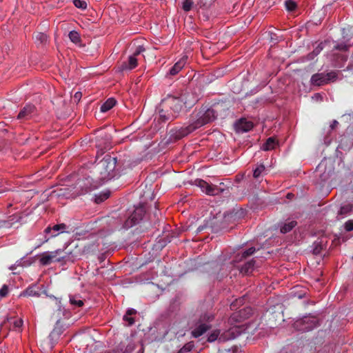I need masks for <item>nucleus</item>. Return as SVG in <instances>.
Listing matches in <instances>:
<instances>
[{
  "label": "nucleus",
  "mask_w": 353,
  "mask_h": 353,
  "mask_svg": "<svg viewBox=\"0 0 353 353\" xmlns=\"http://www.w3.org/2000/svg\"><path fill=\"white\" fill-rule=\"evenodd\" d=\"M81 97L82 94L80 92H77L74 95V99H76L78 101L81 99Z\"/></svg>",
  "instance_id": "nucleus-50"
},
{
  "label": "nucleus",
  "mask_w": 353,
  "mask_h": 353,
  "mask_svg": "<svg viewBox=\"0 0 353 353\" xmlns=\"http://www.w3.org/2000/svg\"><path fill=\"white\" fill-rule=\"evenodd\" d=\"M255 251L256 249L254 247L250 248L247 250H245L242 252L239 260L241 261L242 259H246L247 257L252 255Z\"/></svg>",
  "instance_id": "nucleus-36"
},
{
  "label": "nucleus",
  "mask_w": 353,
  "mask_h": 353,
  "mask_svg": "<svg viewBox=\"0 0 353 353\" xmlns=\"http://www.w3.org/2000/svg\"><path fill=\"white\" fill-rule=\"evenodd\" d=\"M50 238H51V237L50 236L48 237V239H46V241H48V239H50Z\"/></svg>",
  "instance_id": "nucleus-61"
},
{
  "label": "nucleus",
  "mask_w": 353,
  "mask_h": 353,
  "mask_svg": "<svg viewBox=\"0 0 353 353\" xmlns=\"http://www.w3.org/2000/svg\"><path fill=\"white\" fill-rule=\"evenodd\" d=\"M11 323H13L14 328H21L23 325V320L21 319H16Z\"/></svg>",
  "instance_id": "nucleus-44"
},
{
  "label": "nucleus",
  "mask_w": 353,
  "mask_h": 353,
  "mask_svg": "<svg viewBox=\"0 0 353 353\" xmlns=\"http://www.w3.org/2000/svg\"><path fill=\"white\" fill-rule=\"evenodd\" d=\"M40 296V291L39 287L35 285L28 287L19 295V296Z\"/></svg>",
  "instance_id": "nucleus-19"
},
{
  "label": "nucleus",
  "mask_w": 353,
  "mask_h": 353,
  "mask_svg": "<svg viewBox=\"0 0 353 353\" xmlns=\"http://www.w3.org/2000/svg\"><path fill=\"white\" fill-rule=\"evenodd\" d=\"M194 346V345L193 342L187 343L178 351L177 353H185L190 352L193 349Z\"/></svg>",
  "instance_id": "nucleus-32"
},
{
  "label": "nucleus",
  "mask_w": 353,
  "mask_h": 353,
  "mask_svg": "<svg viewBox=\"0 0 353 353\" xmlns=\"http://www.w3.org/2000/svg\"><path fill=\"white\" fill-rule=\"evenodd\" d=\"M110 194L109 193H107V194H105L103 195V197H101V196H99V197H97L96 198V202L97 203H100V202H102L103 201H104L105 199H108V196H109Z\"/></svg>",
  "instance_id": "nucleus-46"
},
{
  "label": "nucleus",
  "mask_w": 353,
  "mask_h": 353,
  "mask_svg": "<svg viewBox=\"0 0 353 353\" xmlns=\"http://www.w3.org/2000/svg\"><path fill=\"white\" fill-rule=\"evenodd\" d=\"M68 37L70 40L76 45H80L81 39L78 32L72 30L69 32Z\"/></svg>",
  "instance_id": "nucleus-26"
},
{
  "label": "nucleus",
  "mask_w": 353,
  "mask_h": 353,
  "mask_svg": "<svg viewBox=\"0 0 353 353\" xmlns=\"http://www.w3.org/2000/svg\"><path fill=\"white\" fill-rule=\"evenodd\" d=\"M230 105L227 102L221 101L214 104L212 107L202 106L198 111H196L203 125L213 121L216 118L220 117L223 118L226 116Z\"/></svg>",
  "instance_id": "nucleus-2"
},
{
  "label": "nucleus",
  "mask_w": 353,
  "mask_h": 353,
  "mask_svg": "<svg viewBox=\"0 0 353 353\" xmlns=\"http://www.w3.org/2000/svg\"><path fill=\"white\" fill-rule=\"evenodd\" d=\"M196 185L201 188L202 192L210 196L219 195L223 190L217 185H211L203 179L196 181Z\"/></svg>",
  "instance_id": "nucleus-12"
},
{
  "label": "nucleus",
  "mask_w": 353,
  "mask_h": 353,
  "mask_svg": "<svg viewBox=\"0 0 353 353\" xmlns=\"http://www.w3.org/2000/svg\"><path fill=\"white\" fill-rule=\"evenodd\" d=\"M61 252V250H57L53 252H43L39 259L40 263L43 265H48L53 261L60 262L63 261L65 256H59Z\"/></svg>",
  "instance_id": "nucleus-10"
},
{
  "label": "nucleus",
  "mask_w": 353,
  "mask_h": 353,
  "mask_svg": "<svg viewBox=\"0 0 353 353\" xmlns=\"http://www.w3.org/2000/svg\"><path fill=\"white\" fill-rule=\"evenodd\" d=\"M213 319V315H212L211 314L205 313L200 316L199 322L206 323L208 324V323L212 321Z\"/></svg>",
  "instance_id": "nucleus-34"
},
{
  "label": "nucleus",
  "mask_w": 353,
  "mask_h": 353,
  "mask_svg": "<svg viewBox=\"0 0 353 353\" xmlns=\"http://www.w3.org/2000/svg\"><path fill=\"white\" fill-rule=\"evenodd\" d=\"M274 314H275L274 313H268L267 315H268V317H269V320H270V319H271L270 316H272V318H274Z\"/></svg>",
  "instance_id": "nucleus-54"
},
{
  "label": "nucleus",
  "mask_w": 353,
  "mask_h": 353,
  "mask_svg": "<svg viewBox=\"0 0 353 353\" xmlns=\"http://www.w3.org/2000/svg\"><path fill=\"white\" fill-rule=\"evenodd\" d=\"M338 125H339V122L336 120H334L332 121V123L330 124V128L332 130L336 129V127L338 126Z\"/></svg>",
  "instance_id": "nucleus-47"
},
{
  "label": "nucleus",
  "mask_w": 353,
  "mask_h": 353,
  "mask_svg": "<svg viewBox=\"0 0 353 353\" xmlns=\"http://www.w3.org/2000/svg\"><path fill=\"white\" fill-rule=\"evenodd\" d=\"M342 35L343 39H348L353 36V26H348L342 29Z\"/></svg>",
  "instance_id": "nucleus-30"
},
{
  "label": "nucleus",
  "mask_w": 353,
  "mask_h": 353,
  "mask_svg": "<svg viewBox=\"0 0 353 353\" xmlns=\"http://www.w3.org/2000/svg\"><path fill=\"white\" fill-rule=\"evenodd\" d=\"M210 328V325L206 323H201L199 321L198 325L192 331V335L195 338H198L203 335Z\"/></svg>",
  "instance_id": "nucleus-20"
},
{
  "label": "nucleus",
  "mask_w": 353,
  "mask_h": 353,
  "mask_svg": "<svg viewBox=\"0 0 353 353\" xmlns=\"http://www.w3.org/2000/svg\"><path fill=\"white\" fill-rule=\"evenodd\" d=\"M145 214L144 208L138 207L136 208L133 213L125 222V227L131 228L134 225L139 223L141 221Z\"/></svg>",
  "instance_id": "nucleus-13"
},
{
  "label": "nucleus",
  "mask_w": 353,
  "mask_h": 353,
  "mask_svg": "<svg viewBox=\"0 0 353 353\" xmlns=\"http://www.w3.org/2000/svg\"><path fill=\"white\" fill-rule=\"evenodd\" d=\"M179 97L183 101V106L185 105L188 108L193 107L199 101L198 97L192 92H185Z\"/></svg>",
  "instance_id": "nucleus-15"
},
{
  "label": "nucleus",
  "mask_w": 353,
  "mask_h": 353,
  "mask_svg": "<svg viewBox=\"0 0 353 353\" xmlns=\"http://www.w3.org/2000/svg\"><path fill=\"white\" fill-rule=\"evenodd\" d=\"M297 224L296 221H288L282 223L280 226V232L282 234H286L290 232Z\"/></svg>",
  "instance_id": "nucleus-21"
},
{
  "label": "nucleus",
  "mask_w": 353,
  "mask_h": 353,
  "mask_svg": "<svg viewBox=\"0 0 353 353\" xmlns=\"http://www.w3.org/2000/svg\"><path fill=\"white\" fill-rule=\"evenodd\" d=\"M336 65L337 67H339V68H341V67H342V65H339V64H336Z\"/></svg>",
  "instance_id": "nucleus-57"
},
{
  "label": "nucleus",
  "mask_w": 353,
  "mask_h": 353,
  "mask_svg": "<svg viewBox=\"0 0 353 353\" xmlns=\"http://www.w3.org/2000/svg\"><path fill=\"white\" fill-rule=\"evenodd\" d=\"M198 231H199V232L201 231V228H198Z\"/></svg>",
  "instance_id": "nucleus-59"
},
{
  "label": "nucleus",
  "mask_w": 353,
  "mask_h": 353,
  "mask_svg": "<svg viewBox=\"0 0 353 353\" xmlns=\"http://www.w3.org/2000/svg\"><path fill=\"white\" fill-rule=\"evenodd\" d=\"M63 329L61 323H57V321H56L55 326L53 330L52 331L50 335L59 336L63 332Z\"/></svg>",
  "instance_id": "nucleus-31"
},
{
  "label": "nucleus",
  "mask_w": 353,
  "mask_h": 353,
  "mask_svg": "<svg viewBox=\"0 0 353 353\" xmlns=\"http://www.w3.org/2000/svg\"><path fill=\"white\" fill-rule=\"evenodd\" d=\"M313 254H319L323 250V245L320 243L315 242L314 243Z\"/></svg>",
  "instance_id": "nucleus-39"
},
{
  "label": "nucleus",
  "mask_w": 353,
  "mask_h": 353,
  "mask_svg": "<svg viewBox=\"0 0 353 353\" xmlns=\"http://www.w3.org/2000/svg\"><path fill=\"white\" fill-rule=\"evenodd\" d=\"M34 38L39 44H43L47 41V35L42 32H37L34 34Z\"/></svg>",
  "instance_id": "nucleus-27"
},
{
  "label": "nucleus",
  "mask_w": 353,
  "mask_h": 353,
  "mask_svg": "<svg viewBox=\"0 0 353 353\" xmlns=\"http://www.w3.org/2000/svg\"><path fill=\"white\" fill-rule=\"evenodd\" d=\"M254 125L252 121H247L245 119H241L239 120L238 124L239 130L243 132H248L253 128Z\"/></svg>",
  "instance_id": "nucleus-24"
},
{
  "label": "nucleus",
  "mask_w": 353,
  "mask_h": 353,
  "mask_svg": "<svg viewBox=\"0 0 353 353\" xmlns=\"http://www.w3.org/2000/svg\"><path fill=\"white\" fill-rule=\"evenodd\" d=\"M323 49L322 47H321V45H319L316 48V50L313 52L314 53H315L316 54H319V52Z\"/></svg>",
  "instance_id": "nucleus-51"
},
{
  "label": "nucleus",
  "mask_w": 353,
  "mask_h": 353,
  "mask_svg": "<svg viewBox=\"0 0 353 353\" xmlns=\"http://www.w3.org/2000/svg\"><path fill=\"white\" fill-rule=\"evenodd\" d=\"M49 298L51 299L50 307L54 308L51 319L55 320L57 323H61L63 317L68 318L69 312L63 307L60 299L53 295L49 296Z\"/></svg>",
  "instance_id": "nucleus-5"
},
{
  "label": "nucleus",
  "mask_w": 353,
  "mask_h": 353,
  "mask_svg": "<svg viewBox=\"0 0 353 353\" xmlns=\"http://www.w3.org/2000/svg\"><path fill=\"white\" fill-rule=\"evenodd\" d=\"M277 141L274 137H269L263 144L261 148L265 151H269L275 148Z\"/></svg>",
  "instance_id": "nucleus-25"
},
{
  "label": "nucleus",
  "mask_w": 353,
  "mask_h": 353,
  "mask_svg": "<svg viewBox=\"0 0 353 353\" xmlns=\"http://www.w3.org/2000/svg\"><path fill=\"white\" fill-rule=\"evenodd\" d=\"M337 77L336 72L332 71L328 73H316L312 76L310 82L313 85L321 86L334 81Z\"/></svg>",
  "instance_id": "nucleus-7"
},
{
  "label": "nucleus",
  "mask_w": 353,
  "mask_h": 353,
  "mask_svg": "<svg viewBox=\"0 0 353 353\" xmlns=\"http://www.w3.org/2000/svg\"><path fill=\"white\" fill-rule=\"evenodd\" d=\"M345 229L347 232L353 230V220H349L345 223Z\"/></svg>",
  "instance_id": "nucleus-42"
},
{
  "label": "nucleus",
  "mask_w": 353,
  "mask_h": 353,
  "mask_svg": "<svg viewBox=\"0 0 353 353\" xmlns=\"http://www.w3.org/2000/svg\"><path fill=\"white\" fill-rule=\"evenodd\" d=\"M319 326V320L314 316H305L294 323V327L298 331L307 332Z\"/></svg>",
  "instance_id": "nucleus-6"
},
{
  "label": "nucleus",
  "mask_w": 353,
  "mask_h": 353,
  "mask_svg": "<svg viewBox=\"0 0 353 353\" xmlns=\"http://www.w3.org/2000/svg\"><path fill=\"white\" fill-rule=\"evenodd\" d=\"M292 197H294V194L292 193H288L287 194V198L289 199H291Z\"/></svg>",
  "instance_id": "nucleus-52"
},
{
  "label": "nucleus",
  "mask_w": 353,
  "mask_h": 353,
  "mask_svg": "<svg viewBox=\"0 0 353 353\" xmlns=\"http://www.w3.org/2000/svg\"><path fill=\"white\" fill-rule=\"evenodd\" d=\"M36 114L37 108L35 105L28 103L20 110L17 116V119L21 122H24L32 119Z\"/></svg>",
  "instance_id": "nucleus-11"
},
{
  "label": "nucleus",
  "mask_w": 353,
  "mask_h": 353,
  "mask_svg": "<svg viewBox=\"0 0 353 353\" xmlns=\"http://www.w3.org/2000/svg\"><path fill=\"white\" fill-rule=\"evenodd\" d=\"M117 158L110 155H105L94 168V172L98 174L100 180H106L114 176V171L116 168Z\"/></svg>",
  "instance_id": "nucleus-4"
},
{
  "label": "nucleus",
  "mask_w": 353,
  "mask_h": 353,
  "mask_svg": "<svg viewBox=\"0 0 353 353\" xmlns=\"http://www.w3.org/2000/svg\"><path fill=\"white\" fill-rule=\"evenodd\" d=\"M252 314V309L250 307H245L239 310V312L234 313L232 315V319H238L239 321H243L244 319H248Z\"/></svg>",
  "instance_id": "nucleus-17"
},
{
  "label": "nucleus",
  "mask_w": 353,
  "mask_h": 353,
  "mask_svg": "<svg viewBox=\"0 0 353 353\" xmlns=\"http://www.w3.org/2000/svg\"><path fill=\"white\" fill-rule=\"evenodd\" d=\"M265 168L263 164H260L253 171V176L258 179L265 172Z\"/></svg>",
  "instance_id": "nucleus-29"
},
{
  "label": "nucleus",
  "mask_w": 353,
  "mask_h": 353,
  "mask_svg": "<svg viewBox=\"0 0 353 353\" xmlns=\"http://www.w3.org/2000/svg\"><path fill=\"white\" fill-rule=\"evenodd\" d=\"M105 353H123L121 349L116 348L110 351L105 352Z\"/></svg>",
  "instance_id": "nucleus-49"
},
{
  "label": "nucleus",
  "mask_w": 353,
  "mask_h": 353,
  "mask_svg": "<svg viewBox=\"0 0 353 353\" xmlns=\"http://www.w3.org/2000/svg\"><path fill=\"white\" fill-rule=\"evenodd\" d=\"M347 68L348 70H352V69H353V66L348 65H347Z\"/></svg>",
  "instance_id": "nucleus-56"
},
{
  "label": "nucleus",
  "mask_w": 353,
  "mask_h": 353,
  "mask_svg": "<svg viewBox=\"0 0 353 353\" xmlns=\"http://www.w3.org/2000/svg\"><path fill=\"white\" fill-rule=\"evenodd\" d=\"M50 238H51V237L50 236L48 237V239H46V241H48V239H50Z\"/></svg>",
  "instance_id": "nucleus-60"
},
{
  "label": "nucleus",
  "mask_w": 353,
  "mask_h": 353,
  "mask_svg": "<svg viewBox=\"0 0 353 353\" xmlns=\"http://www.w3.org/2000/svg\"><path fill=\"white\" fill-rule=\"evenodd\" d=\"M339 57L343 61H346L347 60V57L344 55H341Z\"/></svg>",
  "instance_id": "nucleus-53"
},
{
  "label": "nucleus",
  "mask_w": 353,
  "mask_h": 353,
  "mask_svg": "<svg viewBox=\"0 0 353 353\" xmlns=\"http://www.w3.org/2000/svg\"><path fill=\"white\" fill-rule=\"evenodd\" d=\"M68 226L65 223L56 224L53 226L49 225L47 227L44 232L46 234H51L50 237H55L58 234L65 232Z\"/></svg>",
  "instance_id": "nucleus-16"
},
{
  "label": "nucleus",
  "mask_w": 353,
  "mask_h": 353,
  "mask_svg": "<svg viewBox=\"0 0 353 353\" xmlns=\"http://www.w3.org/2000/svg\"><path fill=\"white\" fill-rule=\"evenodd\" d=\"M243 297H241V298H240L239 299H236L234 302H233L231 304V305H230L231 308L232 310H235L236 308V307L237 305H240L243 304Z\"/></svg>",
  "instance_id": "nucleus-43"
},
{
  "label": "nucleus",
  "mask_w": 353,
  "mask_h": 353,
  "mask_svg": "<svg viewBox=\"0 0 353 353\" xmlns=\"http://www.w3.org/2000/svg\"><path fill=\"white\" fill-rule=\"evenodd\" d=\"M21 219V216L19 214H14L9 216L6 220L0 221V229H9L17 223H19Z\"/></svg>",
  "instance_id": "nucleus-14"
},
{
  "label": "nucleus",
  "mask_w": 353,
  "mask_h": 353,
  "mask_svg": "<svg viewBox=\"0 0 353 353\" xmlns=\"http://www.w3.org/2000/svg\"><path fill=\"white\" fill-rule=\"evenodd\" d=\"M304 295H305V294H299V295H298V298H299V299H302L303 297H304Z\"/></svg>",
  "instance_id": "nucleus-55"
},
{
  "label": "nucleus",
  "mask_w": 353,
  "mask_h": 353,
  "mask_svg": "<svg viewBox=\"0 0 353 353\" xmlns=\"http://www.w3.org/2000/svg\"><path fill=\"white\" fill-rule=\"evenodd\" d=\"M350 46L345 43L336 44L334 46V48L339 50L346 51L348 50Z\"/></svg>",
  "instance_id": "nucleus-40"
},
{
  "label": "nucleus",
  "mask_w": 353,
  "mask_h": 353,
  "mask_svg": "<svg viewBox=\"0 0 353 353\" xmlns=\"http://www.w3.org/2000/svg\"><path fill=\"white\" fill-rule=\"evenodd\" d=\"M136 313H137V311L134 309L130 308L127 310L125 314H127L128 316H132L133 314H135Z\"/></svg>",
  "instance_id": "nucleus-48"
},
{
  "label": "nucleus",
  "mask_w": 353,
  "mask_h": 353,
  "mask_svg": "<svg viewBox=\"0 0 353 353\" xmlns=\"http://www.w3.org/2000/svg\"><path fill=\"white\" fill-rule=\"evenodd\" d=\"M285 7L288 12H294L297 8V4L293 0H286L285 1Z\"/></svg>",
  "instance_id": "nucleus-28"
},
{
  "label": "nucleus",
  "mask_w": 353,
  "mask_h": 353,
  "mask_svg": "<svg viewBox=\"0 0 353 353\" xmlns=\"http://www.w3.org/2000/svg\"><path fill=\"white\" fill-rule=\"evenodd\" d=\"M182 108L183 101L179 97L168 95L159 104L160 119L163 122L172 121L179 116Z\"/></svg>",
  "instance_id": "nucleus-1"
},
{
  "label": "nucleus",
  "mask_w": 353,
  "mask_h": 353,
  "mask_svg": "<svg viewBox=\"0 0 353 353\" xmlns=\"http://www.w3.org/2000/svg\"><path fill=\"white\" fill-rule=\"evenodd\" d=\"M70 303L71 305L75 307H81L83 305V301L76 296H70Z\"/></svg>",
  "instance_id": "nucleus-33"
},
{
  "label": "nucleus",
  "mask_w": 353,
  "mask_h": 353,
  "mask_svg": "<svg viewBox=\"0 0 353 353\" xmlns=\"http://www.w3.org/2000/svg\"><path fill=\"white\" fill-rule=\"evenodd\" d=\"M234 338L235 335L230 330L224 331L222 333H221L219 330H215L209 335L208 341L214 342L218 341L219 343H224Z\"/></svg>",
  "instance_id": "nucleus-8"
},
{
  "label": "nucleus",
  "mask_w": 353,
  "mask_h": 353,
  "mask_svg": "<svg viewBox=\"0 0 353 353\" xmlns=\"http://www.w3.org/2000/svg\"><path fill=\"white\" fill-rule=\"evenodd\" d=\"M255 261L250 260L245 263L241 268L240 272L245 274H249L252 272L254 269Z\"/></svg>",
  "instance_id": "nucleus-22"
},
{
  "label": "nucleus",
  "mask_w": 353,
  "mask_h": 353,
  "mask_svg": "<svg viewBox=\"0 0 353 353\" xmlns=\"http://www.w3.org/2000/svg\"><path fill=\"white\" fill-rule=\"evenodd\" d=\"M144 51H145V48L141 46H139L136 48L134 53L128 57V61H125V62L122 63L121 68H120L121 70H122V71L131 70L135 68L138 64V63H137L138 61H137V57L138 55L141 54V53H142Z\"/></svg>",
  "instance_id": "nucleus-9"
},
{
  "label": "nucleus",
  "mask_w": 353,
  "mask_h": 353,
  "mask_svg": "<svg viewBox=\"0 0 353 353\" xmlns=\"http://www.w3.org/2000/svg\"><path fill=\"white\" fill-rule=\"evenodd\" d=\"M123 320L127 321L129 325H132L134 323V319L127 314L124 315Z\"/></svg>",
  "instance_id": "nucleus-45"
},
{
  "label": "nucleus",
  "mask_w": 353,
  "mask_h": 353,
  "mask_svg": "<svg viewBox=\"0 0 353 353\" xmlns=\"http://www.w3.org/2000/svg\"><path fill=\"white\" fill-rule=\"evenodd\" d=\"M73 3H74V5L78 8L85 10L87 8V3L85 1L73 0Z\"/></svg>",
  "instance_id": "nucleus-37"
},
{
  "label": "nucleus",
  "mask_w": 353,
  "mask_h": 353,
  "mask_svg": "<svg viewBox=\"0 0 353 353\" xmlns=\"http://www.w3.org/2000/svg\"><path fill=\"white\" fill-rule=\"evenodd\" d=\"M188 57L183 56L180 60H179L170 70V74L172 76L178 74L181 69L185 66Z\"/></svg>",
  "instance_id": "nucleus-18"
},
{
  "label": "nucleus",
  "mask_w": 353,
  "mask_h": 353,
  "mask_svg": "<svg viewBox=\"0 0 353 353\" xmlns=\"http://www.w3.org/2000/svg\"><path fill=\"white\" fill-rule=\"evenodd\" d=\"M8 294V287L6 285H3L0 289V297H6Z\"/></svg>",
  "instance_id": "nucleus-41"
},
{
  "label": "nucleus",
  "mask_w": 353,
  "mask_h": 353,
  "mask_svg": "<svg viewBox=\"0 0 353 353\" xmlns=\"http://www.w3.org/2000/svg\"><path fill=\"white\" fill-rule=\"evenodd\" d=\"M117 103V101L114 98L108 99L100 107L101 112H106L112 109Z\"/></svg>",
  "instance_id": "nucleus-23"
},
{
  "label": "nucleus",
  "mask_w": 353,
  "mask_h": 353,
  "mask_svg": "<svg viewBox=\"0 0 353 353\" xmlns=\"http://www.w3.org/2000/svg\"><path fill=\"white\" fill-rule=\"evenodd\" d=\"M202 126H203V123L200 119L196 112L194 111L190 114L188 125L179 128L172 129L170 131V137L174 140L181 139Z\"/></svg>",
  "instance_id": "nucleus-3"
},
{
  "label": "nucleus",
  "mask_w": 353,
  "mask_h": 353,
  "mask_svg": "<svg viewBox=\"0 0 353 353\" xmlns=\"http://www.w3.org/2000/svg\"><path fill=\"white\" fill-rule=\"evenodd\" d=\"M12 320V318H10V319H8V321L11 322L10 321Z\"/></svg>",
  "instance_id": "nucleus-58"
},
{
  "label": "nucleus",
  "mask_w": 353,
  "mask_h": 353,
  "mask_svg": "<svg viewBox=\"0 0 353 353\" xmlns=\"http://www.w3.org/2000/svg\"><path fill=\"white\" fill-rule=\"evenodd\" d=\"M352 210V206L350 205H345L342 206L339 212V214H347Z\"/></svg>",
  "instance_id": "nucleus-38"
},
{
  "label": "nucleus",
  "mask_w": 353,
  "mask_h": 353,
  "mask_svg": "<svg viewBox=\"0 0 353 353\" xmlns=\"http://www.w3.org/2000/svg\"><path fill=\"white\" fill-rule=\"evenodd\" d=\"M194 2L192 0H184L182 3V8L184 11H190L193 6Z\"/></svg>",
  "instance_id": "nucleus-35"
}]
</instances>
